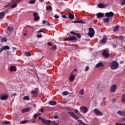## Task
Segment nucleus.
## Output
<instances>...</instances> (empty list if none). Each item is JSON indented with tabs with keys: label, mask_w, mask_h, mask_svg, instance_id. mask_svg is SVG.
Here are the masks:
<instances>
[{
	"label": "nucleus",
	"mask_w": 125,
	"mask_h": 125,
	"mask_svg": "<svg viewBox=\"0 0 125 125\" xmlns=\"http://www.w3.org/2000/svg\"><path fill=\"white\" fill-rule=\"evenodd\" d=\"M8 97V96H7V95L4 94L3 95L0 96V99L1 100H6Z\"/></svg>",
	"instance_id": "nucleus-15"
},
{
	"label": "nucleus",
	"mask_w": 125,
	"mask_h": 125,
	"mask_svg": "<svg viewBox=\"0 0 125 125\" xmlns=\"http://www.w3.org/2000/svg\"><path fill=\"white\" fill-rule=\"evenodd\" d=\"M76 36H77V37L78 38V39H81V38H82V37L81 36V34H78V33H76Z\"/></svg>",
	"instance_id": "nucleus-46"
},
{
	"label": "nucleus",
	"mask_w": 125,
	"mask_h": 125,
	"mask_svg": "<svg viewBox=\"0 0 125 125\" xmlns=\"http://www.w3.org/2000/svg\"><path fill=\"white\" fill-rule=\"evenodd\" d=\"M77 122L79 123L77 124V125H84V123L83 122V121L81 120H78Z\"/></svg>",
	"instance_id": "nucleus-25"
},
{
	"label": "nucleus",
	"mask_w": 125,
	"mask_h": 125,
	"mask_svg": "<svg viewBox=\"0 0 125 125\" xmlns=\"http://www.w3.org/2000/svg\"><path fill=\"white\" fill-rule=\"evenodd\" d=\"M54 119H57V118H58V116L55 115V116H54Z\"/></svg>",
	"instance_id": "nucleus-59"
},
{
	"label": "nucleus",
	"mask_w": 125,
	"mask_h": 125,
	"mask_svg": "<svg viewBox=\"0 0 125 125\" xmlns=\"http://www.w3.org/2000/svg\"><path fill=\"white\" fill-rule=\"evenodd\" d=\"M103 103L104 105H106V101H103Z\"/></svg>",
	"instance_id": "nucleus-57"
},
{
	"label": "nucleus",
	"mask_w": 125,
	"mask_h": 125,
	"mask_svg": "<svg viewBox=\"0 0 125 125\" xmlns=\"http://www.w3.org/2000/svg\"><path fill=\"white\" fill-rule=\"evenodd\" d=\"M2 124H3V125H9L10 124V122H9V121H4L2 122Z\"/></svg>",
	"instance_id": "nucleus-41"
},
{
	"label": "nucleus",
	"mask_w": 125,
	"mask_h": 125,
	"mask_svg": "<svg viewBox=\"0 0 125 125\" xmlns=\"http://www.w3.org/2000/svg\"><path fill=\"white\" fill-rule=\"evenodd\" d=\"M88 31L89 32L88 33V36H89L90 38H93V37H94L95 34L94 29L93 28H89Z\"/></svg>",
	"instance_id": "nucleus-2"
},
{
	"label": "nucleus",
	"mask_w": 125,
	"mask_h": 125,
	"mask_svg": "<svg viewBox=\"0 0 125 125\" xmlns=\"http://www.w3.org/2000/svg\"><path fill=\"white\" fill-rule=\"evenodd\" d=\"M47 26H50V23L49 22H47Z\"/></svg>",
	"instance_id": "nucleus-62"
},
{
	"label": "nucleus",
	"mask_w": 125,
	"mask_h": 125,
	"mask_svg": "<svg viewBox=\"0 0 125 125\" xmlns=\"http://www.w3.org/2000/svg\"><path fill=\"white\" fill-rule=\"evenodd\" d=\"M16 70V67L15 66H11L10 67V71H11V72H14Z\"/></svg>",
	"instance_id": "nucleus-27"
},
{
	"label": "nucleus",
	"mask_w": 125,
	"mask_h": 125,
	"mask_svg": "<svg viewBox=\"0 0 125 125\" xmlns=\"http://www.w3.org/2000/svg\"><path fill=\"white\" fill-rule=\"evenodd\" d=\"M97 17L99 19L101 18V17H103L104 16V14L102 13H98L97 14Z\"/></svg>",
	"instance_id": "nucleus-23"
},
{
	"label": "nucleus",
	"mask_w": 125,
	"mask_h": 125,
	"mask_svg": "<svg viewBox=\"0 0 125 125\" xmlns=\"http://www.w3.org/2000/svg\"><path fill=\"white\" fill-rule=\"evenodd\" d=\"M68 114H69L70 116H71L73 119H74V120H79V117H78V116H77L74 112H68Z\"/></svg>",
	"instance_id": "nucleus-5"
},
{
	"label": "nucleus",
	"mask_w": 125,
	"mask_h": 125,
	"mask_svg": "<svg viewBox=\"0 0 125 125\" xmlns=\"http://www.w3.org/2000/svg\"><path fill=\"white\" fill-rule=\"evenodd\" d=\"M89 69V67L88 66H86V67L85 68V72H87V71H88Z\"/></svg>",
	"instance_id": "nucleus-47"
},
{
	"label": "nucleus",
	"mask_w": 125,
	"mask_h": 125,
	"mask_svg": "<svg viewBox=\"0 0 125 125\" xmlns=\"http://www.w3.org/2000/svg\"><path fill=\"white\" fill-rule=\"evenodd\" d=\"M68 18L71 20H73V19H75V15H74V14H73L70 13V12H68Z\"/></svg>",
	"instance_id": "nucleus-16"
},
{
	"label": "nucleus",
	"mask_w": 125,
	"mask_h": 125,
	"mask_svg": "<svg viewBox=\"0 0 125 125\" xmlns=\"http://www.w3.org/2000/svg\"><path fill=\"white\" fill-rule=\"evenodd\" d=\"M112 102L113 103H115V102H116V99H113L112 100Z\"/></svg>",
	"instance_id": "nucleus-54"
},
{
	"label": "nucleus",
	"mask_w": 125,
	"mask_h": 125,
	"mask_svg": "<svg viewBox=\"0 0 125 125\" xmlns=\"http://www.w3.org/2000/svg\"><path fill=\"white\" fill-rule=\"evenodd\" d=\"M62 18H68L67 17V16H66V15H62Z\"/></svg>",
	"instance_id": "nucleus-55"
},
{
	"label": "nucleus",
	"mask_w": 125,
	"mask_h": 125,
	"mask_svg": "<svg viewBox=\"0 0 125 125\" xmlns=\"http://www.w3.org/2000/svg\"><path fill=\"white\" fill-rule=\"evenodd\" d=\"M116 89H117V85L116 84L112 85L111 88V92H115V91H116Z\"/></svg>",
	"instance_id": "nucleus-14"
},
{
	"label": "nucleus",
	"mask_w": 125,
	"mask_h": 125,
	"mask_svg": "<svg viewBox=\"0 0 125 125\" xmlns=\"http://www.w3.org/2000/svg\"><path fill=\"white\" fill-rule=\"evenodd\" d=\"M79 92L80 95H83L84 94V89H82L79 90Z\"/></svg>",
	"instance_id": "nucleus-29"
},
{
	"label": "nucleus",
	"mask_w": 125,
	"mask_h": 125,
	"mask_svg": "<svg viewBox=\"0 0 125 125\" xmlns=\"http://www.w3.org/2000/svg\"><path fill=\"white\" fill-rule=\"evenodd\" d=\"M75 113H76V114H77L78 116H79V115L81 114V113H80V112L79 111V110L75 109Z\"/></svg>",
	"instance_id": "nucleus-44"
},
{
	"label": "nucleus",
	"mask_w": 125,
	"mask_h": 125,
	"mask_svg": "<svg viewBox=\"0 0 125 125\" xmlns=\"http://www.w3.org/2000/svg\"><path fill=\"white\" fill-rule=\"evenodd\" d=\"M87 108L85 106H81L80 107V111H81V112H83V113H87Z\"/></svg>",
	"instance_id": "nucleus-11"
},
{
	"label": "nucleus",
	"mask_w": 125,
	"mask_h": 125,
	"mask_svg": "<svg viewBox=\"0 0 125 125\" xmlns=\"http://www.w3.org/2000/svg\"><path fill=\"white\" fill-rule=\"evenodd\" d=\"M47 44L49 46H52V43L50 42H48Z\"/></svg>",
	"instance_id": "nucleus-49"
},
{
	"label": "nucleus",
	"mask_w": 125,
	"mask_h": 125,
	"mask_svg": "<svg viewBox=\"0 0 125 125\" xmlns=\"http://www.w3.org/2000/svg\"><path fill=\"white\" fill-rule=\"evenodd\" d=\"M46 23H47L46 21L43 20V21H42V24H43L44 25V24H46Z\"/></svg>",
	"instance_id": "nucleus-53"
},
{
	"label": "nucleus",
	"mask_w": 125,
	"mask_h": 125,
	"mask_svg": "<svg viewBox=\"0 0 125 125\" xmlns=\"http://www.w3.org/2000/svg\"><path fill=\"white\" fill-rule=\"evenodd\" d=\"M99 8H105V5L103 3H99L98 5Z\"/></svg>",
	"instance_id": "nucleus-24"
},
{
	"label": "nucleus",
	"mask_w": 125,
	"mask_h": 125,
	"mask_svg": "<svg viewBox=\"0 0 125 125\" xmlns=\"http://www.w3.org/2000/svg\"><path fill=\"white\" fill-rule=\"evenodd\" d=\"M38 90H39V88H36L35 90H33L31 92V94H32V97H36L37 96V94H38Z\"/></svg>",
	"instance_id": "nucleus-7"
},
{
	"label": "nucleus",
	"mask_w": 125,
	"mask_h": 125,
	"mask_svg": "<svg viewBox=\"0 0 125 125\" xmlns=\"http://www.w3.org/2000/svg\"><path fill=\"white\" fill-rule=\"evenodd\" d=\"M1 42H7V38L6 37H1L0 39Z\"/></svg>",
	"instance_id": "nucleus-20"
},
{
	"label": "nucleus",
	"mask_w": 125,
	"mask_h": 125,
	"mask_svg": "<svg viewBox=\"0 0 125 125\" xmlns=\"http://www.w3.org/2000/svg\"><path fill=\"white\" fill-rule=\"evenodd\" d=\"M122 102L123 103H125V94L122 95Z\"/></svg>",
	"instance_id": "nucleus-32"
},
{
	"label": "nucleus",
	"mask_w": 125,
	"mask_h": 125,
	"mask_svg": "<svg viewBox=\"0 0 125 125\" xmlns=\"http://www.w3.org/2000/svg\"><path fill=\"white\" fill-rule=\"evenodd\" d=\"M69 80L70 82H74V80H75V75H74L73 72H71L69 76Z\"/></svg>",
	"instance_id": "nucleus-12"
},
{
	"label": "nucleus",
	"mask_w": 125,
	"mask_h": 125,
	"mask_svg": "<svg viewBox=\"0 0 125 125\" xmlns=\"http://www.w3.org/2000/svg\"><path fill=\"white\" fill-rule=\"evenodd\" d=\"M53 125H59V124H58V123H54Z\"/></svg>",
	"instance_id": "nucleus-64"
},
{
	"label": "nucleus",
	"mask_w": 125,
	"mask_h": 125,
	"mask_svg": "<svg viewBox=\"0 0 125 125\" xmlns=\"http://www.w3.org/2000/svg\"><path fill=\"white\" fill-rule=\"evenodd\" d=\"M9 49H10V47H9V46H3L2 48H0V53L1 52H2V51H3V50H9Z\"/></svg>",
	"instance_id": "nucleus-8"
},
{
	"label": "nucleus",
	"mask_w": 125,
	"mask_h": 125,
	"mask_svg": "<svg viewBox=\"0 0 125 125\" xmlns=\"http://www.w3.org/2000/svg\"><path fill=\"white\" fill-rule=\"evenodd\" d=\"M42 122L43 124H45V125H50V123H51V121L50 120H45V119H42Z\"/></svg>",
	"instance_id": "nucleus-9"
},
{
	"label": "nucleus",
	"mask_w": 125,
	"mask_h": 125,
	"mask_svg": "<svg viewBox=\"0 0 125 125\" xmlns=\"http://www.w3.org/2000/svg\"><path fill=\"white\" fill-rule=\"evenodd\" d=\"M42 30L40 29L39 31H38V33H42Z\"/></svg>",
	"instance_id": "nucleus-58"
},
{
	"label": "nucleus",
	"mask_w": 125,
	"mask_h": 125,
	"mask_svg": "<svg viewBox=\"0 0 125 125\" xmlns=\"http://www.w3.org/2000/svg\"><path fill=\"white\" fill-rule=\"evenodd\" d=\"M38 118V114H35L34 116V119H37Z\"/></svg>",
	"instance_id": "nucleus-52"
},
{
	"label": "nucleus",
	"mask_w": 125,
	"mask_h": 125,
	"mask_svg": "<svg viewBox=\"0 0 125 125\" xmlns=\"http://www.w3.org/2000/svg\"><path fill=\"white\" fill-rule=\"evenodd\" d=\"M23 100H30V98L28 96H24L23 97Z\"/></svg>",
	"instance_id": "nucleus-39"
},
{
	"label": "nucleus",
	"mask_w": 125,
	"mask_h": 125,
	"mask_svg": "<svg viewBox=\"0 0 125 125\" xmlns=\"http://www.w3.org/2000/svg\"><path fill=\"white\" fill-rule=\"evenodd\" d=\"M119 26H115L114 28H113V31L117 32V31H118V30H119Z\"/></svg>",
	"instance_id": "nucleus-35"
},
{
	"label": "nucleus",
	"mask_w": 125,
	"mask_h": 125,
	"mask_svg": "<svg viewBox=\"0 0 125 125\" xmlns=\"http://www.w3.org/2000/svg\"><path fill=\"white\" fill-rule=\"evenodd\" d=\"M33 16L34 17V21H37V20H39L40 19V17H39V14H38L37 13H34L33 14Z\"/></svg>",
	"instance_id": "nucleus-13"
},
{
	"label": "nucleus",
	"mask_w": 125,
	"mask_h": 125,
	"mask_svg": "<svg viewBox=\"0 0 125 125\" xmlns=\"http://www.w3.org/2000/svg\"><path fill=\"white\" fill-rule=\"evenodd\" d=\"M64 41H77V37H67L64 39Z\"/></svg>",
	"instance_id": "nucleus-10"
},
{
	"label": "nucleus",
	"mask_w": 125,
	"mask_h": 125,
	"mask_svg": "<svg viewBox=\"0 0 125 125\" xmlns=\"http://www.w3.org/2000/svg\"><path fill=\"white\" fill-rule=\"evenodd\" d=\"M54 18H56V19H58L59 18V16H58L57 15H55L54 16Z\"/></svg>",
	"instance_id": "nucleus-50"
},
{
	"label": "nucleus",
	"mask_w": 125,
	"mask_h": 125,
	"mask_svg": "<svg viewBox=\"0 0 125 125\" xmlns=\"http://www.w3.org/2000/svg\"><path fill=\"white\" fill-rule=\"evenodd\" d=\"M110 67L112 70H116L119 67V63L116 61H113L110 63Z\"/></svg>",
	"instance_id": "nucleus-1"
},
{
	"label": "nucleus",
	"mask_w": 125,
	"mask_h": 125,
	"mask_svg": "<svg viewBox=\"0 0 125 125\" xmlns=\"http://www.w3.org/2000/svg\"><path fill=\"white\" fill-rule=\"evenodd\" d=\"M115 125H122L121 123H116Z\"/></svg>",
	"instance_id": "nucleus-63"
},
{
	"label": "nucleus",
	"mask_w": 125,
	"mask_h": 125,
	"mask_svg": "<svg viewBox=\"0 0 125 125\" xmlns=\"http://www.w3.org/2000/svg\"><path fill=\"white\" fill-rule=\"evenodd\" d=\"M44 111V109H42L41 110V113H43V111Z\"/></svg>",
	"instance_id": "nucleus-61"
},
{
	"label": "nucleus",
	"mask_w": 125,
	"mask_h": 125,
	"mask_svg": "<svg viewBox=\"0 0 125 125\" xmlns=\"http://www.w3.org/2000/svg\"><path fill=\"white\" fill-rule=\"evenodd\" d=\"M46 9L47 11H51L52 10V7L50 5H48L46 7Z\"/></svg>",
	"instance_id": "nucleus-26"
},
{
	"label": "nucleus",
	"mask_w": 125,
	"mask_h": 125,
	"mask_svg": "<svg viewBox=\"0 0 125 125\" xmlns=\"http://www.w3.org/2000/svg\"><path fill=\"white\" fill-rule=\"evenodd\" d=\"M25 55H26V56H31V54L30 52H25Z\"/></svg>",
	"instance_id": "nucleus-43"
},
{
	"label": "nucleus",
	"mask_w": 125,
	"mask_h": 125,
	"mask_svg": "<svg viewBox=\"0 0 125 125\" xmlns=\"http://www.w3.org/2000/svg\"><path fill=\"white\" fill-rule=\"evenodd\" d=\"M7 30H8V31H9V32H12V31H13V28H12L10 26H9L7 28Z\"/></svg>",
	"instance_id": "nucleus-37"
},
{
	"label": "nucleus",
	"mask_w": 125,
	"mask_h": 125,
	"mask_svg": "<svg viewBox=\"0 0 125 125\" xmlns=\"http://www.w3.org/2000/svg\"><path fill=\"white\" fill-rule=\"evenodd\" d=\"M62 94L64 96L68 95V94H69V92L67 91H64L62 92Z\"/></svg>",
	"instance_id": "nucleus-42"
},
{
	"label": "nucleus",
	"mask_w": 125,
	"mask_h": 125,
	"mask_svg": "<svg viewBox=\"0 0 125 125\" xmlns=\"http://www.w3.org/2000/svg\"><path fill=\"white\" fill-rule=\"evenodd\" d=\"M29 121H22L20 122L21 125H25V124H27V123H28Z\"/></svg>",
	"instance_id": "nucleus-34"
},
{
	"label": "nucleus",
	"mask_w": 125,
	"mask_h": 125,
	"mask_svg": "<svg viewBox=\"0 0 125 125\" xmlns=\"http://www.w3.org/2000/svg\"><path fill=\"white\" fill-rule=\"evenodd\" d=\"M49 104H50V105L54 106V105H56V102L54 101H51L49 102Z\"/></svg>",
	"instance_id": "nucleus-28"
},
{
	"label": "nucleus",
	"mask_w": 125,
	"mask_h": 125,
	"mask_svg": "<svg viewBox=\"0 0 125 125\" xmlns=\"http://www.w3.org/2000/svg\"><path fill=\"white\" fill-rule=\"evenodd\" d=\"M105 15L106 17H107L108 18H112V17L114 16V13L113 12L105 13Z\"/></svg>",
	"instance_id": "nucleus-6"
},
{
	"label": "nucleus",
	"mask_w": 125,
	"mask_h": 125,
	"mask_svg": "<svg viewBox=\"0 0 125 125\" xmlns=\"http://www.w3.org/2000/svg\"><path fill=\"white\" fill-rule=\"evenodd\" d=\"M104 23H108V22H110V19L106 18L104 19Z\"/></svg>",
	"instance_id": "nucleus-33"
},
{
	"label": "nucleus",
	"mask_w": 125,
	"mask_h": 125,
	"mask_svg": "<svg viewBox=\"0 0 125 125\" xmlns=\"http://www.w3.org/2000/svg\"><path fill=\"white\" fill-rule=\"evenodd\" d=\"M5 14V12L3 11L0 12V20H1L3 17H4V15Z\"/></svg>",
	"instance_id": "nucleus-19"
},
{
	"label": "nucleus",
	"mask_w": 125,
	"mask_h": 125,
	"mask_svg": "<svg viewBox=\"0 0 125 125\" xmlns=\"http://www.w3.org/2000/svg\"><path fill=\"white\" fill-rule=\"evenodd\" d=\"M117 114L118 115H120V116H122V117H125V112L124 111H122V110H119L117 112Z\"/></svg>",
	"instance_id": "nucleus-18"
},
{
	"label": "nucleus",
	"mask_w": 125,
	"mask_h": 125,
	"mask_svg": "<svg viewBox=\"0 0 125 125\" xmlns=\"http://www.w3.org/2000/svg\"><path fill=\"white\" fill-rule=\"evenodd\" d=\"M38 117H40L42 115L41 113H37Z\"/></svg>",
	"instance_id": "nucleus-60"
},
{
	"label": "nucleus",
	"mask_w": 125,
	"mask_h": 125,
	"mask_svg": "<svg viewBox=\"0 0 125 125\" xmlns=\"http://www.w3.org/2000/svg\"><path fill=\"white\" fill-rule=\"evenodd\" d=\"M121 5H125V0H121Z\"/></svg>",
	"instance_id": "nucleus-45"
},
{
	"label": "nucleus",
	"mask_w": 125,
	"mask_h": 125,
	"mask_svg": "<svg viewBox=\"0 0 125 125\" xmlns=\"http://www.w3.org/2000/svg\"><path fill=\"white\" fill-rule=\"evenodd\" d=\"M17 6V3H15L11 5V8H15Z\"/></svg>",
	"instance_id": "nucleus-40"
},
{
	"label": "nucleus",
	"mask_w": 125,
	"mask_h": 125,
	"mask_svg": "<svg viewBox=\"0 0 125 125\" xmlns=\"http://www.w3.org/2000/svg\"><path fill=\"white\" fill-rule=\"evenodd\" d=\"M118 39L121 41V42H123V41H124V37L123 36H118Z\"/></svg>",
	"instance_id": "nucleus-38"
},
{
	"label": "nucleus",
	"mask_w": 125,
	"mask_h": 125,
	"mask_svg": "<svg viewBox=\"0 0 125 125\" xmlns=\"http://www.w3.org/2000/svg\"><path fill=\"white\" fill-rule=\"evenodd\" d=\"M103 56L104 58H109L110 56V54H109V50L104 49L103 51Z\"/></svg>",
	"instance_id": "nucleus-3"
},
{
	"label": "nucleus",
	"mask_w": 125,
	"mask_h": 125,
	"mask_svg": "<svg viewBox=\"0 0 125 125\" xmlns=\"http://www.w3.org/2000/svg\"><path fill=\"white\" fill-rule=\"evenodd\" d=\"M101 42H102V43H107V39L105 38H103L101 41Z\"/></svg>",
	"instance_id": "nucleus-30"
},
{
	"label": "nucleus",
	"mask_w": 125,
	"mask_h": 125,
	"mask_svg": "<svg viewBox=\"0 0 125 125\" xmlns=\"http://www.w3.org/2000/svg\"><path fill=\"white\" fill-rule=\"evenodd\" d=\"M51 47L52 48H50V50H56V49H57V47L55 45L51 46Z\"/></svg>",
	"instance_id": "nucleus-31"
},
{
	"label": "nucleus",
	"mask_w": 125,
	"mask_h": 125,
	"mask_svg": "<svg viewBox=\"0 0 125 125\" xmlns=\"http://www.w3.org/2000/svg\"><path fill=\"white\" fill-rule=\"evenodd\" d=\"M71 35H76V33H75V32L71 31Z\"/></svg>",
	"instance_id": "nucleus-56"
},
{
	"label": "nucleus",
	"mask_w": 125,
	"mask_h": 125,
	"mask_svg": "<svg viewBox=\"0 0 125 125\" xmlns=\"http://www.w3.org/2000/svg\"><path fill=\"white\" fill-rule=\"evenodd\" d=\"M104 65L103 64V63L102 62H99L96 65V68H99L100 67H103Z\"/></svg>",
	"instance_id": "nucleus-21"
},
{
	"label": "nucleus",
	"mask_w": 125,
	"mask_h": 125,
	"mask_svg": "<svg viewBox=\"0 0 125 125\" xmlns=\"http://www.w3.org/2000/svg\"><path fill=\"white\" fill-rule=\"evenodd\" d=\"M16 95V93H12L11 94V97H13V96H15Z\"/></svg>",
	"instance_id": "nucleus-51"
},
{
	"label": "nucleus",
	"mask_w": 125,
	"mask_h": 125,
	"mask_svg": "<svg viewBox=\"0 0 125 125\" xmlns=\"http://www.w3.org/2000/svg\"><path fill=\"white\" fill-rule=\"evenodd\" d=\"M37 38H38V39H40L41 38H42V35L39 34L37 35Z\"/></svg>",
	"instance_id": "nucleus-48"
},
{
	"label": "nucleus",
	"mask_w": 125,
	"mask_h": 125,
	"mask_svg": "<svg viewBox=\"0 0 125 125\" xmlns=\"http://www.w3.org/2000/svg\"><path fill=\"white\" fill-rule=\"evenodd\" d=\"M72 23H78L79 24H84V21L82 20L73 21H72Z\"/></svg>",
	"instance_id": "nucleus-17"
},
{
	"label": "nucleus",
	"mask_w": 125,
	"mask_h": 125,
	"mask_svg": "<svg viewBox=\"0 0 125 125\" xmlns=\"http://www.w3.org/2000/svg\"><path fill=\"white\" fill-rule=\"evenodd\" d=\"M37 0H31L29 2V3H30V4H35V3L36 2V1Z\"/></svg>",
	"instance_id": "nucleus-36"
},
{
	"label": "nucleus",
	"mask_w": 125,
	"mask_h": 125,
	"mask_svg": "<svg viewBox=\"0 0 125 125\" xmlns=\"http://www.w3.org/2000/svg\"><path fill=\"white\" fill-rule=\"evenodd\" d=\"M93 112L95 115L97 116H103V113L100 111V110H98L97 108H95L93 110Z\"/></svg>",
	"instance_id": "nucleus-4"
},
{
	"label": "nucleus",
	"mask_w": 125,
	"mask_h": 125,
	"mask_svg": "<svg viewBox=\"0 0 125 125\" xmlns=\"http://www.w3.org/2000/svg\"><path fill=\"white\" fill-rule=\"evenodd\" d=\"M30 110H31V108H26L23 109L21 110V112H22V113H26V112L30 111Z\"/></svg>",
	"instance_id": "nucleus-22"
}]
</instances>
